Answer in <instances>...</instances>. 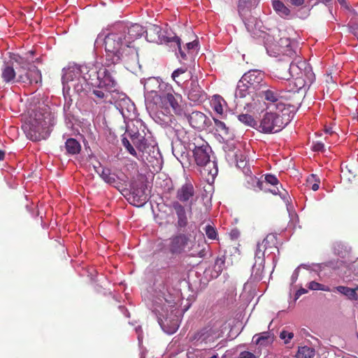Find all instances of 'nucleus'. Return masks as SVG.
Wrapping results in <instances>:
<instances>
[{"label": "nucleus", "instance_id": "864d4df0", "mask_svg": "<svg viewBox=\"0 0 358 358\" xmlns=\"http://www.w3.org/2000/svg\"><path fill=\"white\" fill-rule=\"evenodd\" d=\"M238 358H258V356L249 351H243L240 352Z\"/></svg>", "mask_w": 358, "mask_h": 358}, {"label": "nucleus", "instance_id": "49530a36", "mask_svg": "<svg viewBox=\"0 0 358 358\" xmlns=\"http://www.w3.org/2000/svg\"><path fill=\"white\" fill-rule=\"evenodd\" d=\"M187 69L186 67H181L176 69L171 75L173 80L178 84L180 83L181 80H178L180 75L186 73Z\"/></svg>", "mask_w": 358, "mask_h": 358}, {"label": "nucleus", "instance_id": "603ef678", "mask_svg": "<svg viewBox=\"0 0 358 358\" xmlns=\"http://www.w3.org/2000/svg\"><path fill=\"white\" fill-rule=\"evenodd\" d=\"M92 94L96 98V102L99 101H101L105 98L104 92L100 90H98V89L93 90Z\"/></svg>", "mask_w": 358, "mask_h": 358}, {"label": "nucleus", "instance_id": "a19ab883", "mask_svg": "<svg viewBox=\"0 0 358 358\" xmlns=\"http://www.w3.org/2000/svg\"><path fill=\"white\" fill-rule=\"evenodd\" d=\"M276 242V236L273 234H269L266 236V238L262 241V242L260 243V244L264 245V247L267 248H272L273 246L275 247Z\"/></svg>", "mask_w": 358, "mask_h": 358}, {"label": "nucleus", "instance_id": "b1692460", "mask_svg": "<svg viewBox=\"0 0 358 358\" xmlns=\"http://www.w3.org/2000/svg\"><path fill=\"white\" fill-rule=\"evenodd\" d=\"M253 338H256L255 344L261 346H268L273 341V336L268 331L257 334L253 336Z\"/></svg>", "mask_w": 358, "mask_h": 358}, {"label": "nucleus", "instance_id": "f3484780", "mask_svg": "<svg viewBox=\"0 0 358 358\" xmlns=\"http://www.w3.org/2000/svg\"><path fill=\"white\" fill-rule=\"evenodd\" d=\"M83 66V78L85 80V87L87 85H90L94 87H97L100 83L99 72L101 71V66L89 64Z\"/></svg>", "mask_w": 358, "mask_h": 358}, {"label": "nucleus", "instance_id": "13d9d810", "mask_svg": "<svg viewBox=\"0 0 358 358\" xmlns=\"http://www.w3.org/2000/svg\"><path fill=\"white\" fill-rule=\"evenodd\" d=\"M178 324H177V321L174 322L173 325L171 327V328L167 331V333L169 334L175 333L177 329H178Z\"/></svg>", "mask_w": 358, "mask_h": 358}, {"label": "nucleus", "instance_id": "2eb2a0df", "mask_svg": "<svg viewBox=\"0 0 358 358\" xmlns=\"http://www.w3.org/2000/svg\"><path fill=\"white\" fill-rule=\"evenodd\" d=\"M183 117L187 118L192 127L199 131L206 130L212 124L210 119L200 111H193L191 114L185 112Z\"/></svg>", "mask_w": 358, "mask_h": 358}, {"label": "nucleus", "instance_id": "7c9ffc66", "mask_svg": "<svg viewBox=\"0 0 358 358\" xmlns=\"http://www.w3.org/2000/svg\"><path fill=\"white\" fill-rule=\"evenodd\" d=\"M131 138L134 145L138 150L144 152L148 148L147 140L144 136H142L138 133L134 134L131 135Z\"/></svg>", "mask_w": 358, "mask_h": 358}, {"label": "nucleus", "instance_id": "7ed1b4c3", "mask_svg": "<svg viewBox=\"0 0 358 358\" xmlns=\"http://www.w3.org/2000/svg\"><path fill=\"white\" fill-rule=\"evenodd\" d=\"M189 149L192 150L193 157L197 166L204 167L205 171L210 175H215L217 172L216 164L210 160L211 148L208 143L201 136H195L189 143Z\"/></svg>", "mask_w": 358, "mask_h": 358}, {"label": "nucleus", "instance_id": "58836bf2", "mask_svg": "<svg viewBox=\"0 0 358 358\" xmlns=\"http://www.w3.org/2000/svg\"><path fill=\"white\" fill-rule=\"evenodd\" d=\"M213 121L215 125V129L217 132L220 133V135L227 136L229 134V129L224 122L215 117L213 118Z\"/></svg>", "mask_w": 358, "mask_h": 358}, {"label": "nucleus", "instance_id": "774afa93", "mask_svg": "<svg viewBox=\"0 0 358 358\" xmlns=\"http://www.w3.org/2000/svg\"><path fill=\"white\" fill-rule=\"evenodd\" d=\"M331 0H319V1L327 3L330 2Z\"/></svg>", "mask_w": 358, "mask_h": 358}, {"label": "nucleus", "instance_id": "09e8293b", "mask_svg": "<svg viewBox=\"0 0 358 358\" xmlns=\"http://www.w3.org/2000/svg\"><path fill=\"white\" fill-rule=\"evenodd\" d=\"M236 163H237V166L239 167V168H245L246 165H247V159H246V156H245L244 155H242V154H240V155H238L236 154Z\"/></svg>", "mask_w": 358, "mask_h": 358}, {"label": "nucleus", "instance_id": "2f4dec72", "mask_svg": "<svg viewBox=\"0 0 358 358\" xmlns=\"http://www.w3.org/2000/svg\"><path fill=\"white\" fill-rule=\"evenodd\" d=\"M272 4L273 9L280 17H286L290 15V9L287 7L281 1H273Z\"/></svg>", "mask_w": 358, "mask_h": 358}, {"label": "nucleus", "instance_id": "4d7b16f0", "mask_svg": "<svg viewBox=\"0 0 358 358\" xmlns=\"http://www.w3.org/2000/svg\"><path fill=\"white\" fill-rule=\"evenodd\" d=\"M289 1L292 6H301L304 3L305 0H287Z\"/></svg>", "mask_w": 358, "mask_h": 358}, {"label": "nucleus", "instance_id": "de8ad7c7", "mask_svg": "<svg viewBox=\"0 0 358 358\" xmlns=\"http://www.w3.org/2000/svg\"><path fill=\"white\" fill-rule=\"evenodd\" d=\"M280 338L284 341L285 344H288L290 341L294 338V334L289 332L286 330H282L280 333Z\"/></svg>", "mask_w": 358, "mask_h": 358}, {"label": "nucleus", "instance_id": "f03ea898", "mask_svg": "<svg viewBox=\"0 0 358 358\" xmlns=\"http://www.w3.org/2000/svg\"><path fill=\"white\" fill-rule=\"evenodd\" d=\"M53 124V118L48 108H39L34 111L29 124L22 126L27 138L33 141L45 139L49 134V128Z\"/></svg>", "mask_w": 358, "mask_h": 358}, {"label": "nucleus", "instance_id": "ddd939ff", "mask_svg": "<svg viewBox=\"0 0 358 358\" xmlns=\"http://www.w3.org/2000/svg\"><path fill=\"white\" fill-rule=\"evenodd\" d=\"M115 65V64L111 66L107 65L106 61L103 64L101 65V71L99 72V78L100 83L98 84V87H105L110 90L115 87L117 82L113 76L116 73Z\"/></svg>", "mask_w": 358, "mask_h": 358}, {"label": "nucleus", "instance_id": "393cba45", "mask_svg": "<svg viewBox=\"0 0 358 358\" xmlns=\"http://www.w3.org/2000/svg\"><path fill=\"white\" fill-rule=\"evenodd\" d=\"M265 262H255L252 268L250 279L255 282L260 281L264 276Z\"/></svg>", "mask_w": 358, "mask_h": 358}, {"label": "nucleus", "instance_id": "c9c22d12", "mask_svg": "<svg viewBox=\"0 0 358 358\" xmlns=\"http://www.w3.org/2000/svg\"><path fill=\"white\" fill-rule=\"evenodd\" d=\"M315 349L308 346L299 347L296 355V358H313Z\"/></svg>", "mask_w": 358, "mask_h": 358}, {"label": "nucleus", "instance_id": "052dcab7", "mask_svg": "<svg viewBox=\"0 0 358 358\" xmlns=\"http://www.w3.org/2000/svg\"><path fill=\"white\" fill-rule=\"evenodd\" d=\"M308 292V290L304 288L299 289L296 293V298H299L302 294H306Z\"/></svg>", "mask_w": 358, "mask_h": 358}, {"label": "nucleus", "instance_id": "5fc2aeb1", "mask_svg": "<svg viewBox=\"0 0 358 358\" xmlns=\"http://www.w3.org/2000/svg\"><path fill=\"white\" fill-rule=\"evenodd\" d=\"M93 169L97 174L100 175L101 171H103L105 168L102 167L101 163L96 161V164H93Z\"/></svg>", "mask_w": 358, "mask_h": 358}, {"label": "nucleus", "instance_id": "9b49d317", "mask_svg": "<svg viewBox=\"0 0 358 358\" xmlns=\"http://www.w3.org/2000/svg\"><path fill=\"white\" fill-rule=\"evenodd\" d=\"M265 182L266 184L271 185L273 187L271 189H267L264 187L263 182L258 181L257 185L264 192H270L274 195H279L280 197L284 201V202H289L290 197L288 192L282 187L278 179L275 176L271 174L266 175Z\"/></svg>", "mask_w": 358, "mask_h": 358}, {"label": "nucleus", "instance_id": "72a5a7b5", "mask_svg": "<svg viewBox=\"0 0 358 358\" xmlns=\"http://www.w3.org/2000/svg\"><path fill=\"white\" fill-rule=\"evenodd\" d=\"M238 120L247 127L257 129L258 124L255 118L249 114L241 113L237 116Z\"/></svg>", "mask_w": 358, "mask_h": 358}, {"label": "nucleus", "instance_id": "cd10ccee", "mask_svg": "<svg viewBox=\"0 0 358 358\" xmlns=\"http://www.w3.org/2000/svg\"><path fill=\"white\" fill-rule=\"evenodd\" d=\"M145 33H146V38L149 42L158 43L161 28L157 25L152 24L145 31Z\"/></svg>", "mask_w": 358, "mask_h": 358}, {"label": "nucleus", "instance_id": "1a4fd4ad", "mask_svg": "<svg viewBox=\"0 0 358 358\" xmlns=\"http://www.w3.org/2000/svg\"><path fill=\"white\" fill-rule=\"evenodd\" d=\"M189 243L188 235L183 233L177 234L167 240L164 250L171 256H178L185 252Z\"/></svg>", "mask_w": 358, "mask_h": 358}, {"label": "nucleus", "instance_id": "69168bd1", "mask_svg": "<svg viewBox=\"0 0 358 358\" xmlns=\"http://www.w3.org/2000/svg\"><path fill=\"white\" fill-rule=\"evenodd\" d=\"M338 1L339 2V3L342 6H344L345 7H347V4H346V1L345 0H338Z\"/></svg>", "mask_w": 358, "mask_h": 358}, {"label": "nucleus", "instance_id": "e2e57ef3", "mask_svg": "<svg viewBox=\"0 0 358 358\" xmlns=\"http://www.w3.org/2000/svg\"><path fill=\"white\" fill-rule=\"evenodd\" d=\"M311 189L313 191H317L319 189V183L315 182V183L313 184L311 186Z\"/></svg>", "mask_w": 358, "mask_h": 358}, {"label": "nucleus", "instance_id": "bf43d9fd", "mask_svg": "<svg viewBox=\"0 0 358 358\" xmlns=\"http://www.w3.org/2000/svg\"><path fill=\"white\" fill-rule=\"evenodd\" d=\"M198 45V42L196 41H194L192 42H189V43H187L186 44V46H187V48L188 50H192L194 49L196 46H197Z\"/></svg>", "mask_w": 358, "mask_h": 358}, {"label": "nucleus", "instance_id": "0eeeda50", "mask_svg": "<svg viewBox=\"0 0 358 358\" xmlns=\"http://www.w3.org/2000/svg\"><path fill=\"white\" fill-rule=\"evenodd\" d=\"M15 61L20 66L17 71L18 77L16 80L17 82L27 85L41 83L42 76L41 71L35 65L20 57L16 59Z\"/></svg>", "mask_w": 358, "mask_h": 358}, {"label": "nucleus", "instance_id": "4be33fe9", "mask_svg": "<svg viewBox=\"0 0 358 358\" xmlns=\"http://www.w3.org/2000/svg\"><path fill=\"white\" fill-rule=\"evenodd\" d=\"M188 99L194 103L202 102L206 99V94L201 87L195 83H192L188 92Z\"/></svg>", "mask_w": 358, "mask_h": 358}, {"label": "nucleus", "instance_id": "f8f14e48", "mask_svg": "<svg viewBox=\"0 0 358 358\" xmlns=\"http://www.w3.org/2000/svg\"><path fill=\"white\" fill-rule=\"evenodd\" d=\"M220 337L219 329L214 327H206L195 332L189 337V341L195 344L213 343Z\"/></svg>", "mask_w": 358, "mask_h": 358}, {"label": "nucleus", "instance_id": "dca6fc26", "mask_svg": "<svg viewBox=\"0 0 358 358\" xmlns=\"http://www.w3.org/2000/svg\"><path fill=\"white\" fill-rule=\"evenodd\" d=\"M173 276V273H171V275L169 274L164 282L160 284L157 287L159 293L158 299L160 302L164 301V302L168 303L170 306L175 303V296L172 293L173 289L171 287Z\"/></svg>", "mask_w": 358, "mask_h": 358}, {"label": "nucleus", "instance_id": "a878e982", "mask_svg": "<svg viewBox=\"0 0 358 358\" xmlns=\"http://www.w3.org/2000/svg\"><path fill=\"white\" fill-rule=\"evenodd\" d=\"M252 7V0H239L238 5V13L243 21L248 20Z\"/></svg>", "mask_w": 358, "mask_h": 358}, {"label": "nucleus", "instance_id": "a18cd8bd", "mask_svg": "<svg viewBox=\"0 0 358 358\" xmlns=\"http://www.w3.org/2000/svg\"><path fill=\"white\" fill-rule=\"evenodd\" d=\"M205 232L207 237L211 240L217 238V233L216 229L211 225L208 224L205 227Z\"/></svg>", "mask_w": 358, "mask_h": 358}, {"label": "nucleus", "instance_id": "f704fd0d", "mask_svg": "<svg viewBox=\"0 0 358 358\" xmlns=\"http://www.w3.org/2000/svg\"><path fill=\"white\" fill-rule=\"evenodd\" d=\"M99 176L108 184L113 185V187H117L118 182L115 178V176L112 174L110 170L109 169L105 168L103 171H101Z\"/></svg>", "mask_w": 358, "mask_h": 358}, {"label": "nucleus", "instance_id": "4c0bfd02", "mask_svg": "<svg viewBox=\"0 0 358 358\" xmlns=\"http://www.w3.org/2000/svg\"><path fill=\"white\" fill-rule=\"evenodd\" d=\"M259 94H262L266 101H271L272 103L277 102L280 97L279 94L276 92L270 89H266L265 90H262Z\"/></svg>", "mask_w": 358, "mask_h": 358}, {"label": "nucleus", "instance_id": "9d476101", "mask_svg": "<svg viewBox=\"0 0 358 358\" xmlns=\"http://www.w3.org/2000/svg\"><path fill=\"white\" fill-rule=\"evenodd\" d=\"M289 73L291 78H306L308 84H311L315 80V74L311 67L301 57H296L295 60L291 61Z\"/></svg>", "mask_w": 358, "mask_h": 358}, {"label": "nucleus", "instance_id": "c756f323", "mask_svg": "<svg viewBox=\"0 0 358 358\" xmlns=\"http://www.w3.org/2000/svg\"><path fill=\"white\" fill-rule=\"evenodd\" d=\"M66 150L68 154L74 155L80 153L81 145L80 143L75 138H70L65 143Z\"/></svg>", "mask_w": 358, "mask_h": 358}, {"label": "nucleus", "instance_id": "8fccbe9b", "mask_svg": "<svg viewBox=\"0 0 358 358\" xmlns=\"http://www.w3.org/2000/svg\"><path fill=\"white\" fill-rule=\"evenodd\" d=\"M224 265V259L222 257H218L215 260V269L217 273L222 271Z\"/></svg>", "mask_w": 358, "mask_h": 358}, {"label": "nucleus", "instance_id": "423d86ee", "mask_svg": "<svg viewBox=\"0 0 358 358\" xmlns=\"http://www.w3.org/2000/svg\"><path fill=\"white\" fill-rule=\"evenodd\" d=\"M264 74L258 70H250L245 73L238 81L236 93L239 92L241 96H244L243 92L253 90L258 91L266 87L264 82Z\"/></svg>", "mask_w": 358, "mask_h": 358}, {"label": "nucleus", "instance_id": "e433bc0d", "mask_svg": "<svg viewBox=\"0 0 358 358\" xmlns=\"http://www.w3.org/2000/svg\"><path fill=\"white\" fill-rule=\"evenodd\" d=\"M223 102L224 100L220 95H214L211 101L213 110L220 115L223 113Z\"/></svg>", "mask_w": 358, "mask_h": 358}, {"label": "nucleus", "instance_id": "aec40b11", "mask_svg": "<svg viewBox=\"0 0 358 358\" xmlns=\"http://www.w3.org/2000/svg\"><path fill=\"white\" fill-rule=\"evenodd\" d=\"M184 253L190 257L203 258L206 256L205 244L203 241H196L195 239L189 238V243Z\"/></svg>", "mask_w": 358, "mask_h": 358}, {"label": "nucleus", "instance_id": "c85d7f7f", "mask_svg": "<svg viewBox=\"0 0 358 358\" xmlns=\"http://www.w3.org/2000/svg\"><path fill=\"white\" fill-rule=\"evenodd\" d=\"M307 83H308L306 78H295L293 80L289 82L287 90L288 92L293 93L298 92L300 90L305 87Z\"/></svg>", "mask_w": 358, "mask_h": 358}, {"label": "nucleus", "instance_id": "3c124183", "mask_svg": "<svg viewBox=\"0 0 358 358\" xmlns=\"http://www.w3.org/2000/svg\"><path fill=\"white\" fill-rule=\"evenodd\" d=\"M313 150L315 152H324L326 150L324 144L322 142L314 143L313 145Z\"/></svg>", "mask_w": 358, "mask_h": 358}, {"label": "nucleus", "instance_id": "4468645a", "mask_svg": "<svg viewBox=\"0 0 358 358\" xmlns=\"http://www.w3.org/2000/svg\"><path fill=\"white\" fill-rule=\"evenodd\" d=\"M195 189L190 182H185L176 192V201L188 204V211L192 213V206L195 201Z\"/></svg>", "mask_w": 358, "mask_h": 358}, {"label": "nucleus", "instance_id": "5701e85b", "mask_svg": "<svg viewBox=\"0 0 358 358\" xmlns=\"http://www.w3.org/2000/svg\"><path fill=\"white\" fill-rule=\"evenodd\" d=\"M145 33V30L143 26L138 24H134L127 29L126 32L127 40L130 41V45L136 39L141 37Z\"/></svg>", "mask_w": 358, "mask_h": 358}, {"label": "nucleus", "instance_id": "ea45409f", "mask_svg": "<svg viewBox=\"0 0 358 358\" xmlns=\"http://www.w3.org/2000/svg\"><path fill=\"white\" fill-rule=\"evenodd\" d=\"M266 249V248L264 247V245L260 244V243H257L255 254V262H265L264 252Z\"/></svg>", "mask_w": 358, "mask_h": 358}, {"label": "nucleus", "instance_id": "20e7f679", "mask_svg": "<svg viewBox=\"0 0 358 358\" xmlns=\"http://www.w3.org/2000/svg\"><path fill=\"white\" fill-rule=\"evenodd\" d=\"M279 112H269L264 114L260 121L258 130L262 133L270 134L281 131L289 122V116L284 113L283 104L277 105Z\"/></svg>", "mask_w": 358, "mask_h": 358}, {"label": "nucleus", "instance_id": "412c9836", "mask_svg": "<svg viewBox=\"0 0 358 358\" xmlns=\"http://www.w3.org/2000/svg\"><path fill=\"white\" fill-rule=\"evenodd\" d=\"M171 207L177 215V227L180 229L185 228L188 224V218L185 206L179 201H173Z\"/></svg>", "mask_w": 358, "mask_h": 358}, {"label": "nucleus", "instance_id": "37998d69", "mask_svg": "<svg viewBox=\"0 0 358 358\" xmlns=\"http://www.w3.org/2000/svg\"><path fill=\"white\" fill-rule=\"evenodd\" d=\"M122 143L129 154L134 157H137L136 151L126 137H122Z\"/></svg>", "mask_w": 358, "mask_h": 358}, {"label": "nucleus", "instance_id": "6e6d98bb", "mask_svg": "<svg viewBox=\"0 0 358 358\" xmlns=\"http://www.w3.org/2000/svg\"><path fill=\"white\" fill-rule=\"evenodd\" d=\"M173 41L175 42H176L177 45H178V49H179V51H180V55L181 57L185 59L186 55L184 53V52L181 50V47H180V38L178 36H175L173 38Z\"/></svg>", "mask_w": 358, "mask_h": 358}, {"label": "nucleus", "instance_id": "473e14b6", "mask_svg": "<svg viewBox=\"0 0 358 358\" xmlns=\"http://www.w3.org/2000/svg\"><path fill=\"white\" fill-rule=\"evenodd\" d=\"M335 289L341 294L346 296L350 300H358L356 287L352 289L345 286H338L335 287Z\"/></svg>", "mask_w": 358, "mask_h": 358}, {"label": "nucleus", "instance_id": "79ce46f5", "mask_svg": "<svg viewBox=\"0 0 358 358\" xmlns=\"http://www.w3.org/2000/svg\"><path fill=\"white\" fill-rule=\"evenodd\" d=\"M308 287L311 290H322L325 292H330L331 289L328 286L324 285L315 281H311L308 283Z\"/></svg>", "mask_w": 358, "mask_h": 358}, {"label": "nucleus", "instance_id": "680f3d73", "mask_svg": "<svg viewBox=\"0 0 358 358\" xmlns=\"http://www.w3.org/2000/svg\"><path fill=\"white\" fill-rule=\"evenodd\" d=\"M324 131L326 134H328L330 135H332L333 134H334V131L332 130V128H331V127H329V128L326 127L324 129Z\"/></svg>", "mask_w": 358, "mask_h": 358}, {"label": "nucleus", "instance_id": "a211bd4d", "mask_svg": "<svg viewBox=\"0 0 358 358\" xmlns=\"http://www.w3.org/2000/svg\"><path fill=\"white\" fill-rule=\"evenodd\" d=\"M291 64L290 59L280 57L273 66L275 77L280 80H289L291 78V73H289V65Z\"/></svg>", "mask_w": 358, "mask_h": 358}, {"label": "nucleus", "instance_id": "6e6552de", "mask_svg": "<svg viewBox=\"0 0 358 358\" xmlns=\"http://www.w3.org/2000/svg\"><path fill=\"white\" fill-rule=\"evenodd\" d=\"M62 83L68 89H73L81 93L85 90V80L83 74L82 65H73L64 70Z\"/></svg>", "mask_w": 358, "mask_h": 358}, {"label": "nucleus", "instance_id": "c03bdc74", "mask_svg": "<svg viewBox=\"0 0 358 358\" xmlns=\"http://www.w3.org/2000/svg\"><path fill=\"white\" fill-rule=\"evenodd\" d=\"M284 57L285 59H290L291 61L295 60L296 57H299L297 56L296 50H293L289 45L287 46V48L285 50V53L281 57Z\"/></svg>", "mask_w": 358, "mask_h": 358}, {"label": "nucleus", "instance_id": "f257e3e1", "mask_svg": "<svg viewBox=\"0 0 358 358\" xmlns=\"http://www.w3.org/2000/svg\"><path fill=\"white\" fill-rule=\"evenodd\" d=\"M106 64L111 66L122 62L127 69L138 64V55L127 40L126 31L110 32L104 38Z\"/></svg>", "mask_w": 358, "mask_h": 358}, {"label": "nucleus", "instance_id": "0e129e2a", "mask_svg": "<svg viewBox=\"0 0 358 358\" xmlns=\"http://www.w3.org/2000/svg\"><path fill=\"white\" fill-rule=\"evenodd\" d=\"M5 155V151L0 150V161H3L4 159Z\"/></svg>", "mask_w": 358, "mask_h": 358}, {"label": "nucleus", "instance_id": "6ab92c4d", "mask_svg": "<svg viewBox=\"0 0 358 358\" xmlns=\"http://www.w3.org/2000/svg\"><path fill=\"white\" fill-rule=\"evenodd\" d=\"M128 200L131 204L135 206H143L148 201V196L143 185H141V187H138L133 184L131 187V192Z\"/></svg>", "mask_w": 358, "mask_h": 358}, {"label": "nucleus", "instance_id": "39448f33", "mask_svg": "<svg viewBox=\"0 0 358 358\" xmlns=\"http://www.w3.org/2000/svg\"><path fill=\"white\" fill-rule=\"evenodd\" d=\"M155 104L166 110L171 108L173 112L178 117H182L185 115V103L180 94L175 92H167L162 95L155 92L152 96Z\"/></svg>", "mask_w": 358, "mask_h": 358}, {"label": "nucleus", "instance_id": "bb28decb", "mask_svg": "<svg viewBox=\"0 0 358 358\" xmlns=\"http://www.w3.org/2000/svg\"><path fill=\"white\" fill-rule=\"evenodd\" d=\"M16 72L13 66L8 63L6 64L1 70V78L6 83L14 82Z\"/></svg>", "mask_w": 358, "mask_h": 358}, {"label": "nucleus", "instance_id": "338daca9", "mask_svg": "<svg viewBox=\"0 0 358 358\" xmlns=\"http://www.w3.org/2000/svg\"><path fill=\"white\" fill-rule=\"evenodd\" d=\"M158 303H159L158 302H156V303L155 304V308H155L154 309L155 311H158V312L159 311V310L158 309V307H159L158 306Z\"/></svg>", "mask_w": 358, "mask_h": 358}]
</instances>
